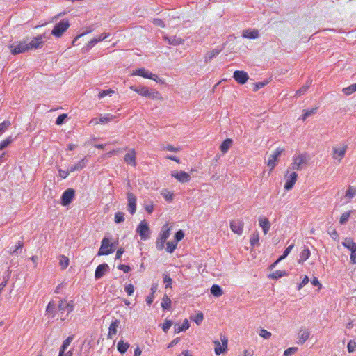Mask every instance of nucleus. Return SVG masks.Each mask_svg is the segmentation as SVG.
I'll list each match as a JSON object with an SVG mask.
<instances>
[{"instance_id": "1", "label": "nucleus", "mask_w": 356, "mask_h": 356, "mask_svg": "<svg viewBox=\"0 0 356 356\" xmlns=\"http://www.w3.org/2000/svg\"><path fill=\"white\" fill-rule=\"evenodd\" d=\"M348 149V145L344 143L334 145L332 147L331 151V156L332 159L340 163L345 158Z\"/></svg>"}, {"instance_id": "2", "label": "nucleus", "mask_w": 356, "mask_h": 356, "mask_svg": "<svg viewBox=\"0 0 356 356\" xmlns=\"http://www.w3.org/2000/svg\"><path fill=\"white\" fill-rule=\"evenodd\" d=\"M309 156L306 152L298 153L292 158L291 169L293 170H300L304 166L307 165Z\"/></svg>"}, {"instance_id": "3", "label": "nucleus", "mask_w": 356, "mask_h": 356, "mask_svg": "<svg viewBox=\"0 0 356 356\" xmlns=\"http://www.w3.org/2000/svg\"><path fill=\"white\" fill-rule=\"evenodd\" d=\"M131 89L137 92L138 94H139L140 95L144 96L152 99H157L161 98L160 94L158 91L154 89L149 90L147 87L144 86H133L131 87Z\"/></svg>"}, {"instance_id": "4", "label": "nucleus", "mask_w": 356, "mask_h": 356, "mask_svg": "<svg viewBox=\"0 0 356 356\" xmlns=\"http://www.w3.org/2000/svg\"><path fill=\"white\" fill-rule=\"evenodd\" d=\"M284 179L285 180L284 189L286 191H290L292 189L296 184L298 179V174L294 171H290L287 170L284 176Z\"/></svg>"}, {"instance_id": "5", "label": "nucleus", "mask_w": 356, "mask_h": 356, "mask_svg": "<svg viewBox=\"0 0 356 356\" xmlns=\"http://www.w3.org/2000/svg\"><path fill=\"white\" fill-rule=\"evenodd\" d=\"M70 27V23L67 19H63L56 23L51 31V34L57 38L60 37Z\"/></svg>"}, {"instance_id": "6", "label": "nucleus", "mask_w": 356, "mask_h": 356, "mask_svg": "<svg viewBox=\"0 0 356 356\" xmlns=\"http://www.w3.org/2000/svg\"><path fill=\"white\" fill-rule=\"evenodd\" d=\"M136 232L140 235L141 240L145 241L149 238L151 231L145 220L141 221L137 226Z\"/></svg>"}, {"instance_id": "7", "label": "nucleus", "mask_w": 356, "mask_h": 356, "mask_svg": "<svg viewBox=\"0 0 356 356\" xmlns=\"http://www.w3.org/2000/svg\"><path fill=\"white\" fill-rule=\"evenodd\" d=\"M8 47L10 49L12 54L13 55L24 53L29 50L27 45V42L25 40L15 42L10 44Z\"/></svg>"}, {"instance_id": "8", "label": "nucleus", "mask_w": 356, "mask_h": 356, "mask_svg": "<svg viewBox=\"0 0 356 356\" xmlns=\"http://www.w3.org/2000/svg\"><path fill=\"white\" fill-rule=\"evenodd\" d=\"M284 152V148L277 147L274 152L270 155L267 161V165L270 168V171H272L277 165V159L281 155V154Z\"/></svg>"}, {"instance_id": "9", "label": "nucleus", "mask_w": 356, "mask_h": 356, "mask_svg": "<svg viewBox=\"0 0 356 356\" xmlns=\"http://www.w3.org/2000/svg\"><path fill=\"white\" fill-rule=\"evenodd\" d=\"M74 196H75V191L73 188H67L63 193V194L61 195V200H60L61 204L63 206L69 205L74 200Z\"/></svg>"}, {"instance_id": "10", "label": "nucleus", "mask_w": 356, "mask_h": 356, "mask_svg": "<svg viewBox=\"0 0 356 356\" xmlns=\"http://www.w3.org/2000/svg\"><path fill=\"white\" fill-rule=\"evenodd\" d=\"M111 246L110 241L108 238L104 237L102 240L101 246L98 251L97 256L108 255L113 252V249H109Z\"/></svg>"}, {"instance_id": "11", "label": "nucleus", "mask_w": 356, "mask_h": 356, "mask_svg": "<svg viewBox=\"0 0 356 356\" xmlns=\"http://www.w3.org/2000/svg\"><path fill=\"white\" fill-rule=\"evenodd\" d=\"M221 342H222V343H220V342L217 340L213 341V343L215 345L214 351L217 355H219L222 353H225L227 350V346H228L227 338L226 337H223L222 338H221Z\"/></svg>"}, {"instance_id": "12", "label": "nucleus", "mask_w": 356, "mask_h": 356, "mask_svg": "<svg viewBox=\"0 0 356 356\" xmlns=\"http://www.w3.org/2000/svg\"><path fill=\"white\" fill-rule=\"evenodd\" d=\"M47 38L44 34H40L35 37L30 42H27L29 49H40L42 47L44 39Z\"/></svg>"}, {"instance_id": "13", "label": "nucleus", "mask_w": 356, "mask_h": 356, "mask_svg": "<svg viewBox=\"0 0 356 356\" xmlns=\"http://www.w3.org/2000/svg\"><path fill=\"white\" fill-rule=\"evenodd\" d=\"M58 309L60 312V318L62 320L65 319V316L63 317V312L67 310V315L72 312L74 309V303L73 301H70L69 302H66L65 300H61L58 305Z\"/></svg>"}, {"instance_id": "14", "label": "nucleus", "mask_w": 356, "mask_h": 356, "mask_svg": "<svg viewBox=\"0 0 356 356\" xmlns=\"http://www.w3.org/2000/svg\"><path fill=\"white\" fill-rule=\"evenodd\" d=\"M127 198L128 201L127 210L131 214H134L136 211V197L132 193H127Z\"/></svg>"}, {"instance_id": "15", "label": "nucleus", "mask_w": 356, "mask_h": 356, "mask_svg": "<svg viewBox=\"0 0 356 356\" xmlns=\"http://www.w3.org/2000/svg\"><path fill=\"white\" fill-rule=\"evenodd\" d=\"M134 75H138L146 79H149L158 81L157 75L152 74L149 71L145 70V68H138L135 70V72L132 74Z\"/></svg>"}, {"instance_id": "16", "label": "nucleus", "mask_w": 356, "mask_h": 356, "mask_svg": "<svg viewBox=\"0 0 356 356\" xmlns=\"http://www.w3.org/2000/svg\"><path fill=\"white\" fill-rule=\"evenodd\" d=\"M244 223L241 220H232L230 222V229L231 230L238 234L241 235L243 231Z\"/></svg>"}, {"instance_id": "17", "label": "nucleus", "mask_w": 356, "mask_h": 356, "mask_svg": "<svg viewBox=\"0 0 356 356\" xmlns=\"http://www.w3.org/2000/svg\"><path fill=\"white\" fill-rule=\"evenodd\" d=\"M233 78L240 84H244L248 80V74L243 70H236L234 72Z\"/></svg>"}, {"instance_id": "18", "label": "nucleus", "mask_w": 356, "mask_h": 356, "mask_svg": "<svg viewBox=\"0 0 356 356\" xmlns=\"http://www.w3.org/2000/svg\"><path fill=\"white\" fill-rule=\"evenodd\" d=\"M108 271H109V266L107 264L104 263V264H99L96 268V270L95 272V280H99V279L102 278Z\"/></svg>"}, {"instance_id": "19", "label": "nucleus", "mask_w": 356, "mask_h": 356, "mask_svg": "<svg viewBox=\"0 0 356 356\" xmlns=\"http://www.w3.org/2000/svg\"><path fill=\"white\" fill-rule=\"evenodd\" d=\"M89 162L88 157L86 156L80 160L77 163L70 167V171L72 172L74 171H80L83 169Z\"/></svg>"}, {"instance_id": "20", "label": "nucleus", "mask_w": 356, "mask_h": 356, "mask_svg": "<svg viewBox=\"0 0 356 356\" xmlns=\"http://www.w3.org/2000/svg\"><path fill=\"white\" fill-rule=\"evenodd\" d=\"M124 161L131 166H136V152L134 149H131L127 154H125Z\"/></svg>"}, {"instance_id": "21", "label": "nucleus", "mask_w": 356, "mask_h": 356, "mask_svg": "<svg viewBox=\"0 0 356 356\" xmlns=\"http://www.w3.org/2000/svg\"><path fill=\"white\" fill-rule=\"evenodd\" d=\"M258 221L259 225L261 227L264 234L265 235L267 234L270 229V222L268 219L266 217H260Z\"/></svg>"}, {"instance_id": "22", "label": "nucleus", "mask_w": 356, "mask_h": 356, "mask_svg": "<svg viewBox=\"0 0 356 356\" xmlns=\"http://www.w3.org/2000/svg\"><path fill=\"white\" fill-rule=\"evenodd\" d=\"M120 321L118 319H114L108 328V338L112 339L114 335L117 333V328L120 325Z\"/></svg>"}, {"instance_id": "23", "label": "nucleus", "mask_w": 356, "mask_h": 356, "mask_svg": "<svg viewBox=\"0 0 356 356\" xmlns=\"http://www.w3.org/2000/svg\"><path fill=\"white\" fill-rule=\"evenodd\" d=\"M259 33L257 29H245L243 31L242 36L248 39H256L259 37Z\"/></svg>"}, {"instance_id": "24", "label": "nucleus", "mask_w": 356, "mask_h": 356, "mask_svg": "<svg viewBox=\"0 0 356 356\" xmlns=\"http://www.w3.org/2000/svg\"><path fill=\"white\" fill-rule=\"evenodd\" d=\"M342 245L343 247L348 249L350 252L356 250V243L351 238H345L342 242Z\"/></svg>"}, {"instance_id": "25", "label": "nucleus", "mask_w": 356, "mask_h": 356, "mask_svg": "<svg viewBox=\"0 0 356 356\" xmlns=\"http://www.w3.org/2000/svg\"><path fill=\"white\" fill-rule=\"evenodd\" d=\"M220 51H221V50L218 49H214L211 50L210 51H208L204 55V63H207L211 62V60L213 58L216 57L220 53Z\"/></svg>"}, {"instance_id": "26", "label": "nucleus", "mask_w": 356, "mask_h": 356, "mask_svg": "<svg viewBox=\"0 0 356 356\" xmlns=\"http://www.w3.org/2000/svg\"><path fill=\"white\" fill-rule=\"evenodd\" d=\"M233 141L231 138L225 139L220 145V150L222 154L227 152L229 149L231 147Z\"/></svg>"}, {"instance_id": "27", "label": "nucleus", "mask_w": 356, "mask_h": 356, "mask_svg": "<svg viewBox=\"0 0 356 356\" xmlns=\"http://www.w3.org/2000/svg\"><path fill=\"white\" fill-rule=\"evenodd\" d=\"M310 333L307 330L301 329L298 333L300 343L303 344L309 337Z\"/></svg>"}, {"instance_id": "28", "label": "nucleus", "mask_w": 356, "mask_h": 356, "mask_svg": "<svg viewBox=\"0 0 356 356\" xmlns=\"http://www.w3.org/2000/svg\"><path fill=\"white\" fill-rule=\"evenodd\" d=\"M310 250L307 247H305L300 254L298 263L302 264L307 260L310 257Z\"/></svg>"}, {"instance_id": "29", "label": "nucleus", "mask_w": 356, "mask_h": 356, "mask_svg": "<svg viewBox=\"0 0 356 356\" xmlns=\"http://www.w3.org/2000/svg\"><path fill=\"white\" fill-rule=\"evenodd\" d=\"M74 339V336H69L63 342L60 348V356H62L64 352H65L67 347L70 346Z\"/></svg>"}, {"instance_id": "30", "label": "nucleus", "mask_w": 356, "mask_h": 356, "mask_svg": "<svg viewBox=\"0 0 356 356\" xmlns=\"http://www.w3.org/2000/svg\"><path fill=\"white\" fill-rule=\"evenodd\" d=\"M170 228L168 227V224H165L162 227L161 231L159 235V237L161 238V239L166 240L170 236Z\"/></svg>"}, {"instance_id": "31", "label": "nucleus", "mask_w": 356, "mask_h": 356, "mask_svg": "<svg viewBox=\"0 0 356 356\" xmlns=\"http://www.w3.org/2000/svg\"><path fill=\"white\" fill-rule=\"evenodd\" d=\"M250 243L252 247L258 246L259 245V234L257 232H254L251 235Z\"/></svg>"}, {"instance_id": "32", "label": "nucleus", "mask_w": 356, "mask_h": 356, "mask_svg": "<svg viewBox=\"0 0 356 356\" xmlns=\"http://www.w3.org/2000/svg\"><path fill=\"white\" fill-rule=\"evenodd\" d=\"M356 195V187L350 186L345 193V197L349 200Z\"/></svg>"}, {"instance_id": "33", "label": "nucleus", "mask_w": 356, "mask_h": 356, "mask_svg": "<svg viewBox=\"0 0 356 356\" xmlns=\"http://www.w3.org/2000/svg\"><path fill=\"white\" fill-rule=\"evenodd\" d=\"M190 318L194 321L197 325H200L204 319L203 313L198 312L195 315L191 316Z\"/></svg>"}, {"instance_id": "34", "label": "nucleus", "mask_w": 356, "mask_h": 356, "mask_svg": "<svg viewBox=\"0 0 356 356\" xmlns=\"http://www.w3.org/2000/svg\"><path fill=\"white\" fill-rule=\"evenodd\" d=\"M211 293L215 297H220L223 294V291L220 286L218 284H213L211 288Z\"/></svg>"}, {"instance_id": "35", "label": "nucleus", "mask_w": 356, "mask_h": 356, "mask_svg": "<svg viewBox=\"0 0 356 356\" xmlns=\"http://www.w3.org/2000/svg\"><path fill=\"white\" fill-rule=\"evenodd\" d=\"M129 343L126 342L124 343L123 341H120L118 343V345H117V349L121 353V354H124V353H126V351L127 350V349L129 348Z\"/></svg>"}, {"instance_id": "36", "label": "nucleus", "mask_w": 356, "mask_h": 356, "mask_svg": "<svg viewBox=\"0 0 356 356\" xmlns=\"http://www.w3.org/2000/svg\"><path fill=\"white\" fill-rule=\"evenodd\" d=\"M342 92L346 95H350L356 92V83L352 84L348 87L343 88Z\"/></svg>"}, {"instance_id": "37", "label": "nucleus", "mask_w": 356, "mask_h": 356, "mask_svg": "<svg viewBox=\"0 0 356 356\" xmlns=\"http://www.w3.org/2000/svg\"><path fill=\"white\" fill-rule=\"evenodd\" d=\"M317 108H314L310 110H303V113L300 117L302 121H305L308 117L314 114L316 112Z\"/></svg>"}, {"instance_id": "38", "label": "nucleus", "mask_w": 356, "mask_h": 356, "mask_svg": "<svg viewBox=\"0 0 356 356\" xmlns=\"http://www.w3.org/2000/svg\"><path fill=\"white\" fill-rule=\"evenodd\" d=\"M170 305H171L170 299L168 297L167 295H165L162 300V302H161V307H162L163 309H164V310L169 309L170 307Z\"/></svg>"}, {"instance_id": "39", "label": "nucleus", "mask_w": 356, "mask_h": 356, "mask_svg": "<svg viewBox=\"0 0 356 356\" xmlns=\"http://www.w3.org/2000/svg\"><path fill=\"white\" fill-rule=\"evenodd\" d=\"M114 221L115 223L119 224L124 221V213L122 211L115 213L114 217Z\"/></svg>"}, {"instance_id": "40", "label": "nucleus", "mask_w": 356, "mask_h": 356, "mask_svg": "<svg viewBox=\"0 0 356 356\" xmlns=\"http://www.w3.org/2000/svg\"><path fill=\"white\" fill-rule=\"evenodd\" d=\"M191 176L186 172H179V182L186 183L189 181Z\"/></svg>"}, {"instance_id": "41", "label": "nucleus", "mask_w": 356, "mask_h": 356, "mask_svg": "<svg viewBox=\"0 0 356 356\" xmlns=\"http://www.w3.org/2000/svg\"><path fill=\"white\" fill-rule=\"evenodd\" d=\"M115 118V116L108 113L104 116H100L99 122L102 123H107V122H111V120H114Z\"/></svg>"}, {"instance_id": "42", "label": "nucleus", "mask_w": 356, "mask_h": 356, "mask_svg": "<svg viewBox=\"0 0 356 356\" xmlns=\"http://www.w3.org/2000/svg\"><path fill=\"white\" fill-rule=\"evenodd\" d=\"M310 83H307V85L303 86L299 90H298L296 92L295 96L296 97H300L301 95H304L307 91L308 88H309Z\"/></svg>"}, {"instance_id": "43", "label": "nucleus", "mask_w": 356, "mask_h": 356, "mask_svg": "<svg viewBox=\"0 0 356 356\" xmlns=\"http://www.w3.org/2000/svg\"><path fill=\"white\" fill-rule=\"evenodd\" d=\"M13 141V139L11 136H9L6 139L2 140L0 143V150H3L6 148Z\"/></svg>"}, {"instance_id": "44", "label": "nucleus", "mask_w": 356, "mask_h": 356, "mask_svg": "<svg viewBox=\"0 0 356 356\" xmlns=\"http://www.w3.org/2000/svg\"><path fill=\"white\" fill-rule=\"evenodd\" d=\"M294 247V245L293 244H291V245H289V247H287L285 250L284 251V253L282 255H281L278 259H277V261H280L282 260H283L284 259H285L288 254L291 252V251L292 250V249Z\"/></svg>"}, {"instance_id": "45", "label": "nucleus", "mask_w": 356, "mask_h": 356, "mask_svg": "<svg viewBox=\"0 0 356 356\" xmlns=\"http://www.w3.org/2000/svg\"><path fill=\"white\" fill-rule=\"evenodd\" d=\"M350 213H351L350 211L343 213L339 218V223L341 225L345 224L349 219Z\"/></svg>"}, {"instance_id": "46", "label": "nucleus", "mask_w": 356, "mask_h": 356, "mask_svg": "<svg viewBox=\"0 0 356 356\" xmlns=\"http://www.w3.org/2000/svg\"><path fill=\"white\" fill-rule=\"evenodd\" d=\"M10 126V122L9 120H5L0 123V136L3 134Z\"/></svg>"}, {"instance_id": "47", "label": "nucleus", "mask_w": 356, "mask_h": 356, "mask_svg": "<svg viewBox=\"0 0 356 356\" xmlns=\"http://www.w3.org/2000/svg\"><path fill=\"white\" fill-rule=\"evenodd\" d=\"M259 334L261 337H262L265 339H268L270 338L272 336L271 332H268V330H266L264 328H261L259 330Z\"/></svg>"}, {"instance_id": "48", "label": "nucleus", "mask_w": 356, "mask_h": 356, "mask_svg": "<svg viewBox=\"0 0 356 356\" xmlns=\"http://www.w3.org/2000/svg\"><path fill=\"white\" fill-rule=\"evenodd\" d=\"M60 266L62 269H65L69 265V259L63 255L60 257V259L59 261Z\"/></svg>"}, {"instance_id": "49", "label": "nucleus", "mask_w": 356, "mask_h": 356, "mask_svg": "<svg viewBox=\"0 0 356 356\" xmlns=\"http://www.w3.org/2000/svg\"><path fill=\"white\" fill-rule=\"evenodd\" d=\"M67 118V115L66 113L60 114L58 116L56 120V124L57 125H61L63 124L66 119Z\"/></svg>"}, {"instance_id": "50", "label": "nucleus", "mask_w": 356, "mask_h": 356, "mask_svg": "<svg viewBox=\"0 0 356 356\" xmlns=\"http://www.w3.org/2000/svg\"><path fill=\"white\" fill-rule=\"evenodd\" d=\"M298 351L297 347H290L284 350V356H291Z\"/></svg>"}, {"instance_id": "51", "label": "nucleus", "mask_w": 356, "mask_h": 356, "mask_svg": "<svg viewBox=\"0 0 356 356\" xmlns=\"http://www.w3.org/2000/svg\"><path fill=\"white\" fill-rule=\"evenodd\" d=\"M165 241L166 240L161 239V238L158 237L156 243V246L159 250H162L164 248Z\"/></svg>"}, {"instance_id": "52", "label": "nucleus", "mask_w": 356, "mask_h": 356, "mask_svg": "<svg viewBox=\"0 0 356 356\" xmlns=\"http://www.w3.org/2000/svg\"><path fill=\"white\" fill-rule=\"evenodd\" d=\"M348 351L349 353H353L356 350V342L353 340L349 341L347 345Z\"/></svg>"}, {"instance_id": "53", "label": "nucleus", "mask_w": 356, "mask_h": 356, "mask_svg": "<svg viewBox=\"0 0 356 356\" xmlns=\"http://www.w3.org/2000/svg\"><path fill=\"white\" fill-rule=\"evenodd\" d=\"M309 280L307 275H305L303 277L302 282L297 286V289L300 291L303 288L304 286H305L308 282Z\"/></svg>"}, {"instance_id": "54", "label": "nucleus", "mask_w": 356, "mask_h": 356, "mask_svg": "<svg viewBox=\"0 0 356 356\" xmlns=\"http://www.w3.org/2000/svg\"><path fill=\"white\" fill-rule=\"evenodd\" d=\"M24 243L22 241H19L13 248H11L10 252L12 254H18V250L23 248Z\"/></svg>"}, {"instance_id": "55", "label": "nucleus", "mask_w": 356, "mask_h": 356, "mask_svg": "<svg viewBox=\"0 0 356 356\" xmlns=\"http://www.w3.org/2000/svg\"><path fill=\"white\" fill-rule=\"evenodd\" d=\"M113 90L109 89V90H103L102 91H100L98 94V97L99 98H103L104 97H106V95H109L112 93H113Z\"/></svg>"}, {"instance_id": "56", "label": "nucleus", "mask_w": 356, "mask_h": 356, "mask_svg": "<svg viewBox=\"0 0 356 356\" xmlns=\"http://www.w3.org/2000/svg\"><path fill=\"white\" fill-rule=\"evenodd\" d=\"M124 290L128 296H131L134 291V286L132 284H129L125 286Z\"/></svg>"}, {"instance_id": "57", "label": "nucleus", "mask_w": 356, "mask_h": 356, "mask_svg": "<svg viewBox=\"0 0 356 356\" xmlns=\"http://www.w3.org/2000/svg\"><path fill=\"white\" fill-rule=\"evenodd\" d=\"M177 243H176L175 244L173 242H168V243H167L166 251L168 252L172 253L175 250V249L176 248Z\"/></svg>"}, {"instance_id": "58", "label": "nucleus", "mask_w": 356, "mask_h": 356, "mask_svg": "<svg viewBox=\"0 0 356 356\" xmlns=\"http://www.w3.org/2000/svg\"><path fill=\"white\" fill-rule=\"evenodd\" d=\"M190 327L189 322L187 319H185L181 324V326H179V332L187 330Z\"/></svg>"}, {"instance_id": "59", "label": "nucleus", "mask_w": 356, "mask_h": 356, "mask_svg": "<svg viewBox=\"0 0 356 356\" xmlns=\"http://www.w3.org/2000/svg\"><path fill=\"white\" fill-rule=\"evenodd\" d=\"M172 325V322L170 320H165L163 324L162 329L165 332H167Z\"/></svg>"}, {"instance_id": "60", "label": "nucleus", "mask_w": 356, "mask_h": 356, "mask_svg": "<svg viewBox=\"0 0 356 356\" xmlns=\"http://www.w3.org/2000/svg\"><path fill=\"white\" fill-rule=\"evenodd\" d=\"M56 305L54 302H49L47 305L46 311L47 313H53L55 311Z\"/></svg>"}, {"instance_id": "61", "label": "nucleus", "mask_w": 356, "mask_h": 356, "mask_svg": "<svg viewBox=\"0 0 356 356\" xmlns=\"http://www.w3.org/2000/svg\"><path fill=\"white\" fill-rule=\"evenodd\" d=\"M163 282L165 283V288L170 286L172 284V279L168 274H163Z\"/></svg>"}, {"instance_id": "62", "label": "nucleus", "mask_w": 356, "mask_h": 356, "mask_svg": "<svg viewBox=\"0 0 356 356\" xmlns=\"http://www.w3.org/2000/svg\"><path fill=\"white\" fill-rule=\"evenodd\" d=\"M268 81H263V82H258V83H255L254 88V91H257L260 88H264L265 86H266L268 84Z\"/></svg>"}, {"instance_id": "63", "label": "nucleus", "mask_w": 356, "mask_h": 356, "mask_svg": "<svg viewBox=\"0 0 356 356\" xmlns=\"http://www.w3.org/2000/svg\"><path fill=\"white\" fill-rule=\"evenodd\" d=\"M58 172H59V175L60 177L62 178V179H65L70 172H72L71 171H70V168H68L67 170H58Z\"/></svg>"}, {"instance_id": "64", "label": "nucleus", "mask_w": 356, "mask_h": 356, "mask_svg": "<svg viewBox=\"0 0 356 356\" xmlns=\"http://www.w3.org/2000/svg\"><path fill=\"white\" fill-rule=\"evenodd\" d=\"M119 270H122L124 273H129L131 270V268L128 265L120 264L118 266Z\"/></svg>"}]
</instances>
